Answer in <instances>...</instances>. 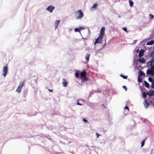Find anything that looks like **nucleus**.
Returning a JSON list of instances; mask_svg holds the SVG:
<instances>
[{
  "instance_id": "37",
  "label": "nucleus",
  "mask_w": 154,
  "mask_h": 154,
  "mask_svg": "<svg viewBox=\"0 0 154 154\" xmlns=\"http://www.w3.org/2000/svg\"><path fill=\"white\" fill-rule=\"evenodd\" d=\"M77 105H82V104L81 103H80L79 102H78L77 103Z\"/></svg>"
},
{
  "instance_id": "23",
  "label": "nucleus",
  "mask_w": 154,
  "mask_h": 154,
  "mask_svg": "<svg viewBox=\"0 0 154 154\" xmlns=\"http://www.w3.org/2000/svg\"><path fill=\"white\" fill-rule=\"evenodd\" d=\"M147 93H146L145 92H143V96L144 98H145L147 97Z\"/></svg>"
},
{
  "instance_id": "8",
  "label": "nucleus",
  "mask_w": 154,
  "mask_h": 154,
  "mask_svg": "<svg viewBox=\"0 0 154 154\" xmlns=\"http://www.w3.org/2000/svg\"><path fill=\"white\" fill-rule=\"evenodd\" d=\"M147 94L149 96H153L154 95V91L152 90H149L148 92H147Z\"/></svg>"
},
{
  "instance_id": "27",
  "label": "nucleus",
  "mask_w": 154,
  "mask_h": 154,
  "mask_svg": "<svg viewBox=\"0 0 154 154\" xmlns=\"http://www.w3.org/2000/svg\"><path fill=\"white\" fill-rule=\"evenodd\" d=\"M124 79H127V76L123 75H120Z\"/></svg>"
},
{
  "instance_id": "17",
  "label": "nucleus",
  "mask_w": 154,
  "mask_h": 154,
  "mask_svg": "<svg viewBox=\"0 0 154 154\" xmlns=\"http://www.w3.org/2000/svg\"><path fill=\"white\" fill-rule=\"evenodd\" d=\"M90 57V54H87L85 57V58L87 60V62L88 61Z\"/></svg>"
},
{
  "instance_id": "38",
  "label": "nucleus",
  "mask_w": 154,
  "mask_h": 154,
  "mask_svg": "<svg viewBox=\"0 0 154 154\" xmlns=\"http://www.w3.org/2000/svg\"><path fill=\"white\" fill-rule=\"evenodd\" d=\"M96 135H97V137H98L100 135V134H99L97 133H96Z\"/></svg>"
},
{
  "instance_id": "7",
  "label": "nucleus",
  "mask_w": 154,
  "mask_h": 154,
  "mask_svg": "<svg viewBox=\"0 0 154 154\" xmlns=\"http://www.w3.org/2000/svg\"><path fill=\"white\" fill-rule=\"evenodd\" d=\"M105 27H103L101 28L100 30V35L103 37L105 33Z\"/></svg>"
},
{
  "instance_id": "19",
  "label": "nucleus",
  "mask_w": 154,
  "mask_h": 154,
  "mask_svg": "<svg viewBox=\"0 0 154 154\" xmlns=\"http://www.w3.org/2000/svg\"><path fill=\"white\" fill-rule=\"evenodd\" d=\"M82 79L83 81H90V79H89L88 78H87L86 76L85 77H84L83 78V79Z\"/></svg>"
},
{
  "instance_id": "35",
  "label": "nucleus",
  "mask_w": 154,
  "mask_h": 154,
  "mask_svg": "<svg viewBox=\"0 0 154 154\" xmlns=\"http://www.w3.org/2000/svg\"><path fill=\"white\" fill-rule=\"evenodd\" d=\"M83 121L84 122H88V121L87 120H86V119H84V118L83 119Z\"/></svg>"
},
{
  "instance_id": "24",
  "label": "nucleus",
  "mask_w": 154,
  "mask_h": 154,
  "mask_svg": "<svg viewBox=\"0 0 154 154\" xmlns=\"http://www.w3.org/2000/svg\"><path fill=\"white\" fill-rule=\"evenodd\" d=\"M149 18L150 19H152L154 17L153 15H152V14H150L149 15Z\"/></svg>"
},
{
  "instance_id": "6",
  "label": "nucleus",
  "mask_w": 154,
  "mask_h": 154,
  "mask_svg": "<svg viewBox=\"0 0 154 154\" xmlns=\"http://www.w3.org/2000/svg\"><path fill=\"white\" fill-rule=\"evenodd\" d=\"M55 8L54 7L50 5L48 6L46 8V10L49 11L50 12H52L54 9Z\"/></svg>"
},
{
  "instance_id": "21",
  "label": "nucleus",
  "mask_w": 154,
  "mask_h": 154,
  "mask_svg": "<svg viewBox=\"0 0 154 154\" xmlns=\"http://www.w3.org/2000/svg\"><path fill=\"white\" fill-rule=\"evenodd\" d=\"M138 81L139 82H140L142 81V79L140 75H138Z\"/></svg>"
},
{
  "instance_id": "10",
  "label": "nucleus",
  "mask_w": 154,
  "mask_h": 154,
  "mask_svg": "<svg viewBox=\"0 0 154 154\" xmlns=\"http://www.w3.org/2000/svg\"><path fill=\"white\" fill-rule=\"evenodd\" d=\"M143 104L144 106L146 108H148L149 106V104L147 102V100L146 99H145L143 102Z\"/></svg>"
},
{
  "instance_id": "36",
  "label": "nucleus",
  "mask_w": 154,
  "mask_h": 154,
  "mask_svg": "<svg viewBox=\"0 0 154 154\" xmlns=\"http://www.w3.org/2000/svg\"><path fill=\"white\" fill-rule=\"evenodd\" d=\"M123 88L124 89H125L126 91H127V88L125 86H123Z\"/></svg>"
},
{
  "instance_id": "16",
  "label": "nucleus",
  "mask_w": 154,
  "mask_h": 154,
  "mask_svg": "<svg viewBox=\"0 0 154 154\" xmlns=\"http://www.w3.org/2000/svg\"><path fill=\"white\" fill-rule=\"evenodd\" d=\"M154 43V41L153 40H151V41L148 42L146 45H153Z\"/></svg>"
},
{
  "instance_id": "30",
  "label": "nucleus",
  "mask_w": 154,
  "mask_h": 154,
  "mask_svg": "<svg viewBox=\"0 0 154 154\" xmlns=\"http://www.w3.org/2000/svg\"><path fill=\"white\" fill-rule=\"evenodd\" d=\"M150 55L152 57H154V51H153L151 53Z\"/></svg>"
},
{
  "instance_id": "28",
  "label": "nucleus",
  "mask_w": 154,
  "mask_h": 154,
  "mask_svg": "<svg viewBox=\"0 0 154 154\" xmlns=\"http://www.w3.org/2000/svg\"><path fill=\"white\" fill-rule=\"evenodd\" d=\"M97 4H94L93 6L92 7V8H91V9L92 8H96L97 7Z\"/></svg>"
},
{
  "instance_id": "5",
  "label": "nucleus",
  "mask_w": 154,
  "mask_h": 154,
  "mask_svg": "<svg viewBox=\"0 0 154 154\" xmlns=\"http://www.w3.org/2000/svg\"><path fill=\"white\" fill-rule=\"evenodd\" d=\"M103 38V37L99 35V36L96 40L94 44L95 45L96 43H99L102 44V39Z\"/></svg>"
},
{
  "instance_id": "18",
  "label": "nucleus",
  "mask_w": 154,
  "mask_h": 154,
  "mask_svg": "<svg viewBox=\"0 0 154 154\" xmlns=\"http://www.w3.org/2000/svg\"><path fill=\"white\" fill-rule=\"evenodd\" d=\"M144 83L145 84V86L148 88H149V84L146 81H144Z\"/></svg>"
},
{
  "instance_id": "9",
  "label": "nucleus",
  "mask_w": 154,
  "mask_h": 154,
  "mask_svg": "<svg viewBox=\"0 0 154 154\" xmlns=\"http://www.w3.org/2000/svg\"><path fill=\"white\" fill-rule=\"evenodd\" d=\"M86 74V73L85 71H83L81 72L80 73V78L83 79V78L85 76V75Z\"/></svg>"
},
{
  "instance_id": "34",
  "label": "nucleus",
  "mask_w": 154,
  "mask_h": 154,
  "mask_svg": "<svg viewBox=\"0 0 154 154\" xmlns=\"http://www.w3.org/2000/svg\"><path fill=\"white\" fill-rule=\"evenodd\" d=\"M125 109H128V110H129V107L127 106H125L124 107Z\"/></svg>"
},
{
  "instance_id": "14",
  "label": "nucleus",
  "mask_w": 154,
  "mask_h": 154,
  "mask_svg": "<svg viewBox=\"0 0 154 154\" xmlns=\"http://www.w3.org/2000/svg\"><path fill=\"white\" fill-rule=\"evenodd\" d=\"M60 20H57L55 21V29H56L57 28L58 25L59 24V23L60 22Z\"/></svg>"
},
{
  "instance_id": "31",
  "label": "nucleus",
  "mask_w": 154,
  "mask_h": 154,
  "mask_svg": "<svg viewBox=\"0 0 154 154\" xmlns=\"http://www.w3.org/2000/svg\"><path fill=\"white\" fill-rule=\"evenodd\" d=\"M74 30L75 32H78L79 31V29L78 28H75Z\"/></svg>"
},
{
  "instance_id": "26",
  "label": "nucleus",
  "mask_w": 154,
  "mask_h": 154,
  "mask_svg": "<svg viewBox=\"0 0 154 154\" xmlns=\"http://www.w3.org/2000/svg\"><path fill=\"white\" fill-rule=\"evenodd\" d=\"M75 77L76 78H78L79 77V73L78 72H75Z\"/></svg>"
},
{
  "instance_id": "4",
  "label": "nucleus",
  "mask_w": 154,
  "mask_h": 154,
  "mask_svg": "<svg viewBox=\"0 0 154 154\" xmlns=\"http://www.w3.org/2000/svg\"><path fill=\"white\" fill-rule=\"evenodd\" d=\"M8 67L7 65L6 66H4L3 69V73L2 75L4 76L5 77L6 75L8 72Z\"/></svg>"
},
{
  "instance_id": "11",
  "label": "nucleus",
  "mask_w": 154,
  "mask_h": 154,
  "mask_svg": "<svg viewBox=\"0 0 154 154\" xmlns=\"http://www.w3.org/2000/svg\"><path fill=\"white\" fill-rule=\"evenodd\" d=\"M68 84V82H67L65 79H63V82H62V84L64 87H66L67 86Z\"/></svg>"
},
{
  "instance_id": "29",
  "label": "nucleus",
  "mask_w": 154,
  "mask_h": 154,
  "mask_svg": "<svg viewBox=\"0 0 154 154\" xmlns=\"http://www.w3.org/2000/svg\"><path fill=\"white\" fill-rule=\"evenodd\" d=\"M148 80L150 82H152L153 81V79L152 78L150 77H149L148 78Z\"/></svg>"
},
{
  "instance_id": "13",
  "label": "nucleus",
  "mask_w": 154,
  "mask_h": 154,
  "mask_svg": "<svg viewBox=\"0 0 154 154\" xmlns=\"http://www.w3.org/2000/svg\"><path fill=\"white\" fill-rule=\"evenodd\" d=\"M144 51L143 50L141 49L139 51V55L140 57L143 56Z\"/></svg>"
},
{
  "instance_id": "41",
  "label": "nucleus",
  "mask_w": 154,
  "mask_h": 154,
  "mask_svg": "<svg viewBox=\"0 0 154 154\" xmlns=\"http://www.w3.org/2000/svg\"><path fill=\"white\" fill-rule=\"evenodd\" d=\"M137 42V40H134V42H133V43H135Z\"/></svg>"
},
{
  "instance_id": "15",
  "label": "nucleus",
  "mask_w": 154,
  "mask_h": 154,
  "mask_svg": "<svg viewBox=\"0 0 154 154\" xmlns=\"http://www.w3.org/2000/svg\"><path fill=\"white\" fill-rule=\"evenodd\" d=\"M150 62V65L151 67L154 66V57L150 61H149V63Z\"/></svg>"
},
{
  "instance_id": "32",
  "label": "nucleus",
  "mask_w": 154,
  "mask_h": 154,
  "mask_svg": "<svg viewBox=\"0 0 154 154\" xmlns=\"http://www.w3.org/2000/svg\"><path fill=\"white\" fill-rule=\"evenodd\" d=\"M122 29L124 31H126V32H128L127 30V28L126 27H124L122 28Z\"/></svg>"
},
{
  "instance_id": "12",
  "label": "nucleus",
  "mask_w": 154,
  "mask_h": 154,
  "mask_svg": "<svg viewBox=\"0 0 154 154\" xmlns=\"http://www.w3.org/2000/svg\"><path fill=\"white\" fill-rule=\"evenodd\" d=\"M138 61L140 63H143L145 62V60L144 58L141 57L138 60Z\"/></svg>"
},
{
  "instance_id": "3",
  "label": "nucleus",
  "mask_w": 154,
  "mask_h": 154,
  "mask_svg": "<svg viewBox=\"0 0 154 154\" xmlns=\"http://www.w3.org/2000/svg\"><path fill=\"white\" fill-rule=\"evenodd\" d=\"M146 73L147 74L153 75H154V67L152 66L150 67V69H148L147 70Z\"/></svg>"
},
{
  "instance_id": "40",
  "label": "nucleus",
  "mask_w": 154,
  "mask_h": 154,
  "mask_svg": "<svg viewBox=\"0 0 154 154\" xmlns=\"http://www.w3.org/2000/svg\"><path fill=\"white\" fill-rule=\"evenodd\" d=\"M48 91L50 92H52L53 91V90L52 89L51 90L50 89H48Z\"/></svg>"
},
{
  "instance_id": "25",
  "label": "nucleus",
  "mask_w": 154,
  "mask_h": 154,
  "mask_svg": "<svg viewBox=\"0 0 154 154\" xmlns=\"http://www.w3.org/2000/svg\"><path fill=\"white\" fill-rule=\"evenodd\" d=\"M145 141V140H144L141 142V147H142L143 146H144V145Z\"/></svg>"
},
{
  "instance_id": "20",
  "label": "nucleus",
  "mask_w": 154,
  "mask_h": 154,
  "mask_svg": "<svg viewBox=\"0 0 154 154\" xmlns=\"http://www.w3.org/2000/svg\"><path fill=\"white\" fill-rule=\"evenodd\" d=\"M145 75V73H144L143 71L142 70H140L139 75H140V76H141L142 75Z\"/></svg>"
},
{
  "instance_id": "2",
  "label": "nucleus",
  "mask_w": 154,
  "mask_h": 154,
  "mask_svg": "<svg viewBox=\"0 0 154 154\" xmlns=\"http://www.w3.org/2000/svg\"><path fill=\"white\" fill-rule=\"evenodd\" d=\"M24 82H20V84L18 87L17 88L16 90V91L20 93V92L22 88L23 87L24 85Z\"/></svg>"
},
{
  "instance_id": "39",
  "label": "nucleus",
  "mask_w": 154,
  "mask_h": 154,
  "mask_svg": "<svg viewBox=\"0 0 154 154\" xmlns=\"http://www.w3.org/2000/svg\"><path fill=\"white\" fill-rule=\"evenodd\" d=\"M102 106H103V108L104 109L106 108V106H105V105L104 104H102Z\"/></svg>"
},
{
  "instance_id": "22",
  "label": "nucleus",
  "mask_w": 154,
  "mask_h": 154,
  "mask_svg": "<svg viewBox=\"0 0 154 154\" xmlns=\"http://www.w3.org/2000/svg\"><path fill=\"white\" fill-rule=\"evenodd\" d=\"M129 5L130 6L132 7L133 5V2L131 0H129Z\"/></svg>"
},
{
  "instance_id": "33",
  "label": "nucleus",
  "mask_w": 154,
  "mask_h": 154,
  "mask_svg": "<svg viewBox=\"0 0 154 154\" xmlns=\"http://www.w3.org/2000/svg\"><path fill=\"white\" fill-rule=\"evenodd\" d=\"M151 88H154V82H152L151 85Z\"/></svg>"
},
{
  "instance_id": "1",
  "label": "nucleus",
  "mask_w": 154,
  "mask_h": 154,
  "mask_svg": "<svg viewBox=\"0 0 154 154\" xmlns=\"http://www.w3.org/2000/svg\"><path fill=\"white\" fill-rule=\"evenodd\" d=\"M77 19L82 18L84 16V14L81 10H79L75 12Z\"/></svg>"
}]
</instances>
